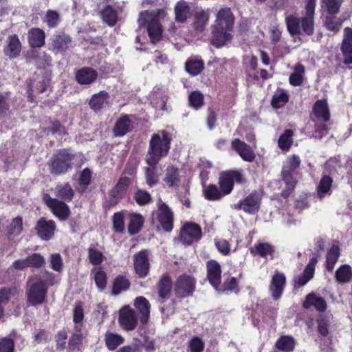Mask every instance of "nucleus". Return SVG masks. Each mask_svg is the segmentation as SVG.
<instances>
[{
  "mask_svg": "<svg viewBox=\"0 0 352 352\" xmlns=\"http://www.w3.org/2000/svg\"><path fill=\"white\" fill-rule=\"evenodd\" d=\"M14 342L12 339L3 338L0 339V352H14Z\"/></svg>",
  "mask_w": 352,
  "mask_h": 352,
  "instance_id": "338daca9",
  "label": "nucleus"
},
{
  "mask_svg": "<svg viewBox=\"0 0 352 352\" xmlns=\"http://www.w3.org/2000/svg\"><path fill=\"white\" fill-rule=\"evenodd\" d=\"M204 195L208 200H217L221 197V193L215 185H210L204 189Z\"/></svg>",
  "mask_w": 352,
  "mask_h": 352,
  "instance_id": "13d9d810",
  "label": "nucleus"
},
{
  "mask_svg": "<svg viewBox=\"0 0 352 352\" xmlns=\"http://www.w3.org/2000/svg\"><path fill=\"white\" fill-rule=\"evenodd\" d=\"M132 116H123L116 122L113 131L116 135L122 136L132 128Z\"/></svg>",
  "mask_w": 352,
  "mask_h": 352,
  "instance_id": "b1692460",
  "label": "nucleus"
},
{
  "mask_svg": "<svg viewBox=\"0 0 352 352\" xmlns=\"http://www.w3.org/2000/svg\"><path fill=\"white\" fill-rule=\"evenodd\" d=\"M255 248L258 254L264 258L272 256L274 252L273 247L267 243H261L255 245Z\"/></svg>",
  "mask_w": 352,
  "mask_h": 352,
  "instance_id": "e2e57ef3",
  "label": "nucleus"
},
{
  "mask_svg": "<svg viewBox=\"0 0 352 352\" xmlns=\"http://www.w3.org/2000/svg\"><path fill=\"white\" fill-rule=\"evenodd\" d=\"M170 148V138L167 133L162 131L153 134L151 140L146 161L150 166L157 164L159 160L166 156Z\"/></svg>",
  "mask_w": 352,
  "mask_h": 352,
  "instance_id": "f03ea898",
  "label": "nucleus"
},
{
  "mask_svg": "<svg viewBox=\"0 0 352 352\" xmlns=\"http://www.w3.org/2000/svg\"><path fill=\"white\" fill-rule=\"evenodd\" d=\"M129 287V282L128 279L123 276H120L114 280L112 292L114 295H118L122 292L126 290Z\"/></svg>",
  "mask_w": 352,
  "mask_h": 352,
  "instance_id": "864d4df0",
  "label": "nucleus"
},
{
  "mask_svg": "<svg viewBox=\"0 0 352 352\" xmlns=\"http://www.w3.org/2000/svg\"><path fill=\"white\" fill-rule=\"evenodd\" d=\"M316 262V258H311L302 274L296 278V282L299 285H305L312 278L314 274L315 265Z\"/></svg>",
  "mask_w": 352,
  "mask_h": 352,
  "instance_id": "a878e982",
  "label": "nucleus"
},
{
  "mask_svg": "<svg viewBox=\"0 0 352 352\" xmlns=\"http://www.w3.org/2000/svg\"><path fill=\"white\" fill-rule=\"evenodd\" d=\"M74 156L65 150L59 151L51 160L50 172L60 175L71 168Z\"/></svg>",
  "mask_w": 352,
  "mask_h": 352,
  "instance_id": "39448f33",
  "label": "nucleus"
},
{
  "mask_svg": "<svg viewBox=\"0 0 352 352\" xmlns=\"http://www.w3.org/2000/svg\"><path fill=\"white\" fill-rule=\"evenodd\" d=\"M231 146L244 161L251 162L254 160L255 154L253 150L244 142L235 139L232 142Z\"/></svg>",
  "mask_w": 352,
  "mask_h": 352,
  "instance_id": "dca6fc26",
  "label": "nucleus"
},
{
  "mask_svg": "<svg viewBox=\"0 0 352 352\" xmlns=\"http://www.w3.org/2000/svg\"><path fill=\"white\" fill-rule=\"evenodd\" d=\"M54 192L56 196L65 201H71L74 197V190L69 184L58 185Z\"/></svg>",
  "mask_w": 352,
  "mask_h": 352,
  "instance_id": "a18cd8bd",
  "label": "nucleus"
},
{
  "mask_svg": "<svg viewBox=\"0 0 352 352\" xmlns=\"http://www.w3.org/2000/svg\"><path fill=\"white\" fill-rule=\"evenodd\" d=\"M261 200V196L260 193L254 191L243 200L241 201L238 204V206L247 213L254 214L259 209Z\"/></svg>",
  "mask_w": 352,
  "mask_h": 352,
  "instance_id": "ddd939ff",
  "label": "nucleus"
},
{
  "mask_svg": "<svg viewBox=\"0 0 352 352\" xmlns=\"http://www.w3.org/2000/svg\"><path fill=\"white\" fill-rule=\"evenodd\" d=\"M293 131L291 129H287L280 135L278 138V147L282 151H288L293 143Z\"/></svg>",
  "mask_w": 352,
  "mask_h": 352,
  "instance_id": "79ce46f5",
  "label": "nucleus"
},
{
  "mask_svg": "<svg viewBox=\"0 0 352 352\" xmlns=\"http://www.w3.org/2000/svg\"><path fill=\"white\" fill-rule=\"evenodd\" d=\"M166 100L167 97L165 94L154 91L152 96L151 102L157 109H160L162 111L168 110V107L166 104Z\"/></svg>",
  "mask_w": 352,
  "mask_h": 352,
  "instance_id": "603ef678",
  "label": "nucleus"
},
{
  "mask_svg": "<svg viewBox=\"0 0 352 352\" xmlns=\"http://www.w3.org/2000/svg\"><path fill=\"white\" fill-rule=\"evenodd\" d=\"M130 179L127 177H122L111 190V195L116 199L121 198L126 192Z\"/></svg>",
  "mask_w": 352,
  "mask_h": 352,
  "instance_id": "473e14b6",
  "label": "nucleus"
},
{
  "mask_svg": "<svg viewBox=\"0 0 352 352\" xmlns=\"http://www.w3.org/2000/svg\"><path fill=\"white\" fill-rule=\"evenodd\" d=\"M89 104L94 111H100L109 106V94L107 91H100L91 96Z\"/></svg>",
  "mask_w": 352,
  "mask_h": 352,
  "instance_id": "aec40b11",
  "label": "nucleus"
},
{
  "mask_svg": "<svg viewBox=\"0 0 352 352\" xmlns=\"http://www.w3.org/2000/svg\"><path fill=\"white\" fill-rule=\"evenodd\" d=\"M23 220L21 217H17L12 219L10 229L8 231L9 236H19L23 231Z\"/></svg>",
  "mask_w": 352,
  "mask_h": 352,
  "instance_id": "6e6d98bb",
  "label": "nucleus"
},
{
  "mask_svg": "<svg viewBox=\"0 0 352 352\" xmlns=\"http://www.w3.org/2000/svg\"><path fill=\"white\" fill-rule=\"evenodd\" d=\"M105 344L109 350H115L124 342L122 336L118 333L107 332L104 336Z\"/></svg>",
  "mask_w": 352,
  "mask_h": 352,
  "instance_id": "ea45409f",
  "label": "nucleus"
},
{
  "mask_svg": "<svg viewBox=\"0 0 352 352\" xmlns=\"http://www.w3.org/2000/svg\"><path fill=\"white\" fill-rule=\"evenodd\" d=\"M133 265L135 274L140 278H144L148 275L150 263L147 250H141L133 255Z\"/></svg>",
  "mask_w": 352,
  "mask_h": 352,
  "instance_id": "9d476101",
  "label": "nucleus"
},
{
  "mask_svg": "<svg viewBox=\"0 0 352 352\" xmlns=\"http://www.w3.org/2000/svg\"><path fill=\"white\" fill-rule=\"evenodd\" d=\"M45 34L39 28H32L28 32L29 43L32 47H40L45 43Z\"/></svg>",
  "mask_w": 352,
  "mask_h": 352,
  "instance_id": "393cba45",
  "label": "nucleus"
},
{
  "mask_svg": "<svg viewBox=\"0 0 352 352\" xmlns=\"http://www.w3.org/2000/svg\"><path fill=\"white\" fill-rule=\"evenodd\" d=\"M300 27L303 32L307 35H311L314 33V17L305 16L300 20Z\"/></svg>",
  "mask_w": 352,
  "mask_h": 352,
  "instance_id": "bf43d9fd",
  "label": "nucleus"
},
{
  "mask_svg": "<svg viewBox=\"0 0 352 352\" xmlns=\"http://www.w3.org/2000/svg\"><path fill=\"white\" fill-rule=\"evenodd\" d=\"M230 31H221V30H213L212 44L216 47H221L231 39Z\"/></svg>",
  "mask_w": 352,
  "mask_h": 352,
  "instance_id": "e433bc0d",
  "label": "nucleus"
},
{
  "mask_svg": "<svg viewBox=\"0 0 352 352\" xmlns=\"http://www.w3.org/2000/svg\"><path fill=\"white\" fill-rule=\"evenodd\" d=\"M232 175L229 172L223 173L219 177V184L221 191L225 194H229L233 188Z\"/></svg>",
  "mask_w": 352,
  "mask_h": 352,
  "instance_id": "37998d69",
  "label": "nucleus"
},
{
  "mask_svg": "<svg viewBox=\"0 0 352 352\" xmlns=\"http://www.w3.org/2000/svg\"><path fill=\"white\" fill-rule=\"evenodd\" d=\"M88 254L90 263L95 265L100 264L104 259L103 254L93 247L89 248Z\"/></svg>",
  "mask_w": 352,
  "mask_h": 352,
  "instance_id": "4d7b16f0",
  "label": "nucleus"
},
{
  "mask_svg": "<svg viewBox=\"0 0 352 352\" xmlns=\"http://www.w3.org/2000/svg\"><path fill=\"white\" fill-rule=\"evenodd\" d=\"M163 180L168 186H177L179 183L178 169L173 166H168L166 170Z\"/></svg>",
  "mask_w": 352,
  "mask_h": 352,
  "instance_id": "f704fd0d",
  "label": "nucleus"
},
{
  "mask_svg": "<svg viewBox=\"0 0 352 352\" xmlns=\"http://www.w3.org/2000/svg\"><path fill=\"white\" fill-rule=\"evenodd\" d=\"M288 101V95L286 92L281 91L274 96L272 100V105L274 108H280L284 106Z\"/></svg>",
  "mask_w": 352,
  "mask_h": 352,
  "instance_id": "680f3d73",
  "label": "nucleus"
},
{
  "mask_svg": "<svg viewBox=\"0 0 352 352\" xmlns=\"http://www.w3.org/2000/svg\"><path fill=\"white\" fill-rule=\"evenodd\" d=\"M162 12H149L144 11L140 13L138 19L140 26L147 25V31L153 43L157 41L162 33V28L159 22V16Z\"/></svg>",
  "mask_w": 352,
  "mask_h": 352,
  "instance_id": "7ed1b4c3",
  "label": "nucleus"
},
{
  "mask_svg": "<svg viewBox=\"0 0 352 352\" xmlns=\"http://www.w3.org/2000/svg\"><path fill=\"white\" fill-rule=\"evenodd\" d=\"M344 0H321V8L329 14L334 15L339 12Z\"/></svg>",
  "mask_w": 352,
  "mask_h": 352,
  "instance_id": "4c0bfd02",
  "label": "nucleus"
},
{
  "mask_svg": "<svg viewBox=\"0 0 352 352\" xmlns=\"http://www.w3.org/2000/svg\"><path fill=\"white\" fill-rule=\"evenodd\" d=\"M128 230L131 234H137L142 228L144 223V218L138 213H130L129 214Z\"/></svg>",
  "mask_w": 352,
  "mask_h": 352,
  "instance_id": "c756f323",
  "label": "nucleus"
},
{
  "mask_svg": "<svg viewBox=\"0 0 352 352\" xmlns=\"http://www.w3.org/2000/svg\"><path fill=\"white\" fill-rule=\"evenodd\" d=\"M51 267L56 272H60L63 267V262L59 254L54 253L50 257Z\"/></svg>",
  "mask_w": 352,
  "mask_h": 352,
  "instance_id": "0e129e2a",
  "label": "nucleus"
},
{
  "mask_svg": "<svg viewBox=\"0 0 352 352\" xmlns=\"http://www.w3.org/2000/svg\"><path fill=\"white\" fill-rule=\"evenodd\" d=\"M340 256V250L337 245H333L327 256V268L331 271Z\"/></svg>",
  "mask_w": 352,
  "mask_h": 352,
  "instance_id": "3c124183",
  "label": "nucleus"
},
{
  "mask_svg": "<svg viewBox=\"0 0 352 352\" xmlns=\"http://www.w3.org/2000/svg\"><path fill=\"white\" fill-rule=\"evenodd\" d=\"M121 12V10H115L108 6L102 12V19L109 26H113L118 21L119 13Z\"/></svg>",
  "mask_w": 352,
  "mask_h": 352,
  "instance_id": "7c9ffc66",
  "label": "nucleus"
},
{
  "mask_svg": "<svg viewBox=\"0 0 352 352\" xmlns=\"http://www.w3.org/2000/svg\"><path fill=\"white\" fill-rule=\"evenodd\" d=\"M287 28L291 34H300L301 31L300 21L296 16H289L285 19Z\"/></svg>",
  "mask_w": 352,
  "mask_h": 352,
  "instance_id": "8fccbe9b",
  "label": "nucleus"
},
{
  "mask_svg": "<svg viewBox=\"0 0 352 352\" xmlns=\"http://www.w3.org/2000/svg\"><path fill=\"white\" fill-rule=\"evenodd\" d=\"M332 185V179L329 176H324L318 186V195L322 198L326 195L329 194Z\"/></svg>",
  "mask_w": 352,
  "mask_h": 352,
  "instance_id": "09e8293b",
  "label": "nucleus"
},
{
  "mask_svg": "<svg viewBox=\"0 0 352 352\" xmlns=\"http://www.w3.org/2000/svg\"><path fill=\"white\" fill-rule=\"evenodd\" d=\"M285 284V276L283 274L276 272L272 278L270 285V291L274 300H278L283 293V287Z\"/></svg>",
  "mask_w": 352,
  "mask_h": 352,
  "instance_id": "f3484780",
  "label": "nucleus"
},
{
  "mask_svg": "<svg viewBox=\"0 0 352 352\" xmlns=\"http://www.w3.org/2000/svg\"><path fill=\"white\" fill-rule=\"evenodd\" d=\"M21 50V42L16 35L8 37V44L4 48L5 54L10 58L17 57Z\"/></svg>",
  "mask_w": 352,
  "mask_h": 352,
  "instance_id": "4be33fe9",
  "label": "nucleus"
},
{
  "mask_svg": "<svg viewBox=\"0 0 352 352\" xmlns=\"http://www.w3.org/2000/svg\"><path fill=\"white\" fill-rule=\"evenodd\" d=\"M26 260L29 267L39 268L45 263L44 257L38 253H34L27 257Z\"/></svg>",
  "mask_w": 352,
  "mask_h": 352,
  "instance_id": "052dcab7",
  "label": "nucleus"
},
{
  "mask_svg": "<svg viewBox=\"0 0 352 352\" xmlns=\"http://www.w3.org/2000/svg\"><path fill=\"white\" fill-rule=\"evenodd\" d=\"M175 20L177 22L183 23L190 16V7L184 1H179L175 7Z\"/></svg>",
  "mask_w": 352,
  "mask_h": 352,
  "instance_id": "2f4dec72",
  "label": "nucleus"
},
{
  "mask_svg": "<svg viewBox=\"0 0 352 352\" xmlns=\"http://www.w3.org/2000/svg\"><path fill=\"white\" fill-rule=\"evenodd\" d=\"M172 288V283L170 278L164 275L160 279L158 284V294L161 302H164L168 298Z\"/></svg>",
  "mask_w": 352,
  "mask_h": 352,
  "instance_id": "cd10ccee",
  "label": "nucleus"
},
{
  "mask_svg": "<svg viewBox=\"0 0 352 352\" xmlns=\"http://www.w3.org/2000/svg\"><path fill=\"white\" fill-rule=\"evenodd\" d=\"M146 179L147 184L150 186L155 185L158 182V175L156 174L155 165L146 168Z\"/></svg>",
  "mask_w": 352,
  "mask_h": 352,
  "instance_id": "69168bd1",
  "label": "nucleus"
},
{
  "mask_svg": "<svg viewBox=\"0 0 352 352\" xmlns=\"http://www.w3.org/2000/svg\"><path fill=\"white\" fill-rule=\"evenodd\" d=\"M118 322L120 326L126 331L135 330L140 320L134 309L129 305H124L119 310Z\"/></svg>",
  "mask_w": 352,
  "mask_h": 352,
  "instance_id": "423d86ee",
  "label": "nucleus"
},
{
  "mask_svg": "<svg viewBox=\"0 0 352 352\" xmlns=\"http://www.w3.org/2000/svg\"><path fill=\"white\" fill-rule=\"evenodd\" d=\"M53 284V274L48 272L32 277L28 282V302L32 305L42 304L45 299L48 286Z\"/></svg>",
  "mask_w": 352,
  "mask_h": 352,
  "instance_id": "f257e3e1",
  "label": "nucleus"
},
{
  "mask_svg": "<svg viewBox=\"0 0 352 352\" xmlns=\"http://www.w3.org/2000/svg\"><path fill=\"white\" fill-rule=\"evenodd\" d=\"M201 236V228L198 225L192 223L185 224L180 232L181 241L185 244H190L197 241Z\"/></svg>",
  "mask_w": 352,
  "mask_h": 352,
  "instance_id": "f8f14e48",
  "label": "nucleus"
},
{
  "mask_svg": "<svg viewBox=\"0 0 352 352\" xmlns=\"http://www.w3.org/2000/svg\"><path fill=\"white\" fill-rule=\"evenodd\" d=\"M96 286L100 289H103L107 285V274L101 268L95 267L91 270Z\"/></svg>",
  "mask_w": 352,
  "mask_h": 352,
  "instance_id": "de8ad7c7",
  "label": "nucleus"
},
{
  "mask_svg": "<svg viewBox=\"0 0 352 352\" xmlns=\"http://www.w3.org/2000/svg\"><path fill=\"white\" fill-rule=\"evenodd\" d=\"M204 69V63L201 60L189 59L186 63V70L192 76L198 75Z\"/></svg>",
  "mask_w": 352,
  "mask_h": 352,
  "instance_id": "49530a36",
  "label": "nucleus"
},
{
  "mask_svg": "<svg viewBox=\"0 0 352 352\" xmlns=\"http://www.w3.org/2000/svg\"><path fill=\"white\" fill-rule=\"evenodd\" d=\"M305 67L302 65H298L294 68V72L289 76V82L294 86L300 85L302 82V74Z\"/></svg>",
  "mask_w": 352,
  "mask_h": 352,
  "instance_id": "5fc2aeb1",
  "label": "nucleus"
},
{
  "mask_svg": "<svg viewBox=\"0 0 352 352\" xmlns=\"http://www.w3.org/2000/svg\"><path fill=\"white\" fill-rule=\"evenodd\" d=\"M276 346L278 349L284 352H290L293 351L295 346V341L290 336H281L276 342Z\"/></svg>",
  "mask_w": 352,
  "mask_h": 352,
  "instance_id": "a19ab883",
  "label": "nucleus"
},
{
  "mask_svg": "<svg viewBox=\"0 0 352 352\" xmlns=\"http://www.w3.org/2000/svg\"><path fill=\"white\" fill-rule=\"evenodd\" d=\"M341 51L344 56V63H352V29L346 27L344 29V36L341 44Z\"/></svg>",
  "mask_w": 352,
  "mask_h": 352,
  "instance_id": "2eb2a0df",
  "label": "nucleus"
},
{
  "mask_svg": "<svg viewBox=\"0 0 352 352\" xmlns=\"http://www.w3.org/2000/svg\"><path fill=\"white\" fill-rule=\"evenodd\" d=\"M43 200L53 214L58 218L65 220L69 217V209L64 202L53 199L47 194L43 195Z\"/></svg>",
  "mask_w": 352,
  "mask_h": 352,
  "instance_id": "1a4fd4ad",
  "label": "nucleus"
},
{
  "mask_svg": "<svg viewBox=\"0 0 352 352\" xmlns=\"http://www.w3.org/2000/svg\"><path fill=\"white\" fill-rule=\"evenodd\" d=\"M188 347L190 352H201L204 349V344L201 338L194 337L189 342Z\"/></svg>",
  "mask_w": 352,
  "mask_h": 352,
  "instance_id": "774afa93",
  "label": "nucleus"
},
{
  "mask_svg": "<svg viewBox=\"0 0 352 352\" xmlns=\"http://www.w3.org/2000/svg\"><path fill=\"white\" fill-rule=\"evenodd\" d=\"M133 307L142 324L148 323L150 318L151 304L144 296H138L133 300Z\"/></svg>",
  "mask_w": 352,
  "mask_h": 352,
  "instance_id": "9b49d317",
  "label": "nucleus"
},
{
  "mask_svg": "<svg viewBox=\"0 0 352 352\" xmlns=\"http://www.w3.org/2000/svg\"><path fill=\"white\" fill-rule=\"evenodd\" d=\"M209 19V14L208 12L201 10L197 12L194 18L193 28L197 32H202Z\"/></svg>",
  "mask_w": 352,
  "mask_h": 352,
  "instance_id": "72a5a7b5",
  "label": "nucleus"
},
{
  "mask_svg": "<svg viewBox=\"0 0 352 352\" xmlns=\"http://www.w3.org/2000/svg\"><path fill=\"white\" fill-rule=\"evenodd\" d=\"M55 229V223L52 220L46 221L41 219L37 222V233L43 240H49L54 235Z\"/></svg>",
  "mask_w": 352,
  "mask_h": 352,
  "instance_id": "6ab92c4d",
  "label": "nucleus"
},
{
  "mask_svg": "<svg viewBox=\"0 0 352 352\" xmlns=\"http://www.w3.org/2000/svg\"><path fill=\"white\" fill-rule=\"evenodd\" d=\"M303 306L305 308H309L311 306H314L318 311H323L326 309L327 304L322 298L311 294L307 296V298L303 303Z\"/></svg>",
  "mask_w": 352,
  "mask_h": 352,
  "instance_id": "bb28decb",
  "label": "nucleus"
},
{
  "mask_svg": "<svg viewBox=\"0 0 352 352\" xmlns=\"http://www.w3.org/2000/svg\"><path fill=\"white\" fill-rule=\"evenodd\" d=\"M300 164V158L296 155L289 157L285 162L282 170L283 179L287 185L286 190L282 192V196L285 198L289 196L296 184V182L293 177L291 172L298 168Z\"/></svg>",
  "mask_w": 352,
  "mask_h": 352,
  "instance_id": "20e7f679",
  "label": "nucleus"
},
{
  "mask_svg": "<svg viewBox=\"0 0 352 352\" xmlns=\"http://www.w3.org/2000/svg\"><path fill=\"white\" fill-rule=\"evenodd\" d=\"M342 23V20L340 18L330 14L325 17L324 25L328 30L336 33L341 28Z\"/></svg>",
  "mask_w": 352,
  "mask_h": 352,
  "instance_id": "c03bdc74",
  "label": "nucleus"
},
{
  "mask_svg": "<svg viewBox=\"0 0 352 352\" xmlns=\"http://www.w3.org/2000/svg\"><path fill=\"white\" fill-rule=\"evenodd\" d=\"M98 78V72L89 67H85L76 72V78L81 85H88L94 82Z\"/></svg>",
  "mask_w": 352,
  "mask_h": 352,
  "instance_id": "412c9836",
  "label": "nucleus"
},
{
  "mask_svg": "<svg viewBox=\"0 0 352 352\" xmlns=\"http://www.w3.org/2000/svg\"><path fill=\"white\" fill-rule=\"evenodd\" d=\"M157 219L165 231L170 232L172 230L173 226V214L168 207L164 203L159 204Z\"/></svg>",
  "mask_w": 352,
  "mask_h": 352,
  "instance_id": "4468645a",
  "label": "nucleus"
},
{
  "mask_svg": "<svg viewBox=\"0 0 352 352\" xmlns=\"http://www.w3.org/2000/svg\"><path fill=\"white\" fill-rule=\"evenodd\" d=\"M221 267L215 261H210L207 263V277L211 285L218 289V286L221 283Z\"/></svg>",
  "mask_w": 352,
  "mask_h": 352,
  "instance_id": "a211bd4d",
  "label": "nucleus"
},
{
  "mask_svg": "<svg viewBox=\"0 0 352 352\" xmlns=\"http://www.w3.org/2000/svg\"><path fill=\"white\" fill-rule=\"evenodd\" d=\"M47 82L43 78L38 76L36 80L28 84V98L32 100L34 93H42L45 90Z\"/></svg>",
  "mask_w": 352,
  "mask_h": 352,
  "instance_id": "58836bf2",
  "label": "nucleus"
},
{
  "mask_svg": "<svg viewBox=\"0 0 352 352\" xmlns=\"http://www.w3.org/2000/svg\"><path fill=\"white\" fill-rule=\"evenodd\" d=\"M71 40L69 37L64 34H57L52 39V47L54 53H63L69 46Z\"/></svg>",
  "mask_w": 352,
  "mask_h": 352,
  "instance_id": "5701e85b",
  "label": "nucleus"
},
{
  "mask_svg": "<svg viewBox=\"0 0 352 352\" xmlns=\"http://www.w3.org/2000/svg\"><path fill=\"white\" fill-rule=\"evenodd\" d=\"M335 277L339 283L349 282L352 278V268L346 264L341 265L336 270Z\"/></svg>",
  "mask_w": 352,
  "mask_h": 352,
  "instance_id": "c9c22d12",
  "label": "nucleus"
},
{
  "mask_svg": "<svg viewBox=\"0 0 352 352\" xmlns=\"http://www.w3.org/2000/svg\"><path fill=\"white\" fill-rule=\"evenodd\" d=\"M313 111L314 115L319 119L324 121H327L329 119V107L325 100L316 101L314 106Z\"/></svg>",
  "mask_w": 352,
  "mask_h": 352,
  "instance_id": "c85d7f7f",
  "label": "nucleus"
},
{
  "mask_svg": "<svg viewBox=\"0 0 352 352\" xmlns=\"http://www.w3.org/2000/svg\"><path fill=\"white\" fill-rule=\"evenodd\" d=\"M234 24V16L228 8H223L217 14L214 28L221 31H230Z\"/></svg>",
  "mask_w": 352,
  "mask_h": 352,
  "instance_id": "6e6552de",
  "label": "nucleus"
},
{
  "mask_svg": "<svg viewBox=\"0 0 352 352\" xmlns=\"http://www.w3.org/2000/svg\"><path fill=\"white\" fill-rule=\"evenodd\" d=\"M195 287V278L187 274H183L177 278L175 291L180 297H186L191 296Z\"/></svg>",
  "mask_w": 352,
  "mask_h": 352,
  "instance_id": "0eeeda50",
  "label": "nucleus"
}]
</instances>
